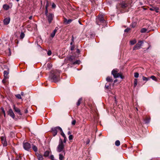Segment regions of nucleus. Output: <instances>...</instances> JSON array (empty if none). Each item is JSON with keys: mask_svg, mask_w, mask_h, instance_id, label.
<instances>
[{"mask_svg": "<svg viewBox=\"0 0 160 160\" xmlns=\"http://www.w3.org/2000/svg\"><path fill=\"white\" fill-rule=\"evenodd\" d=\"M49 78L52 82H57L59 80L58 73L56 71H52Z\"/></svg>", "mask_w": 160, "mask_h": 160, "instance_id": "1", "label": "nucleus"}, {"mask_svg": "<svg viewBox=\"0 0 160 160\" xmlns=\"http://www.w3.org/2000/svg\"><path fill=\"white\" fill-rule=\"evenodd\" d=\"M66 141H60L58 145L57 150L58 152H64V148L66 143Z\"/></svg>", "mask_w": 160, "mask_h": 160, "instance_id": "2", "label": "nucleus"}, {"mask_svg": "<svg viewBox=\"0 0 160 160\" xmlns=\"http://www.w3.org/2000/svg\"><path fill=\"white\" fill-rule=\"evenodd\" d=\"M96 22L98 25L102 24L104 25L106 23V21L104 19L103 15H99L96 19Z\"/></svg>", "mask_w": 160, "mask_h": 160, "instance_id": "3", "label": "nucleus"}, {"mask_svg": "<svg viewBox=\"0 0 160 160\" xmlns=\"http://www.w3.org/2000/svg\"><path fill=\"white\" fill-rule=\"evenodd\" d=\"M61 128L59 126L52 128L51 129L50 132L54 137L57 134L58 131H60Z\"/></svg>", "mask_w": 160, "mask_h": 160, "instance_id": "4", "label": "nucleus"}, {"mask_svg": "<svg viewBox=\"0 0 160 160\" xmlns=\"http://www.w3.org/2000/svg\"><path fill=\"white\" fill-rule=\"evenodd\" d=\"M118 72V71L116 69H114L112 71V74L113 75L114 78H116L120 77L121 78H122V76Z\"/></svg>", "mask_w": 160, "mask_h": 160, "instance_id": "5", "label": "nucleus"}, {"mask_svg": "<svg viewBox=\"0 0 160 160\" xmlns=\"http://www.w3.org/2000/svg\"><path fill=\"white\" fill-rule=\"evenodd\" d=\"M23 146L24 149L28 151H29L31 148L30 144L27 142H24L23 143Z\"/></svg>", "mask_w": 160, "mask_h": 160, "instance_id": "6", "label": "nucleus"}, {"mask_svg": "<svg viewBox=\"0 0 160 160\" xmlns=\"http://www.w3.org/2000/svg\"><path fill=\"white\" fill-rule=\"evenodd\" d=\"M143 42L142 41H139L133 47V50L139 49L141 48L142 44H143Z\"/></svg>", "mask_w": 160, "mask_h": 160, "instance_id": "7", "label": "nucleus"}, {"mask_svg": "<svg viewBox=\"0 0 160 160\" xmlns=\"http://www.w3.org/2000/svg\"><path fill=\"white\" fill-rule=\"evenodd\" d=\"M54 17L53 14L50 13L46 16V18L48 20L49 23H50L53 19Z\"/></svg>", "mask_w": 160, "mask_h": 160, "instance_id": "8", "label": "nucleus"}, {"mask_svg": "<svg viewBox=\"0 0 160 160\" xmlns=\"http://www.w3.org/2000/svg\"><path fill=\"white\" fill-rule=\"evenodd\" d=\"M10 18L9 17L6 18L3 20V23L5 25H7L10 22Z\"/></svg>", "mask_w": 160, "mask_h": 160, "instance_id": "9", "label": "nucleus"}, {"mask_svg": "<svg viewBox=\"0 0 160 160\" xmlns=\"http://www.w3.org/2000/svg\"><path fill=\"white\" fill-rule=\"evenodd\" d=\"M8 114L13 118H15V114L11 109H10L8 111Z\"/></svg>", "mask_w": 160, "mask_h": 160, "instance_id": "10", "label": "nucleus"}, {"mask_svg": "<svg viewBox=\"0 0 160 160\" xmlns=\"http://www.w3.org/2000/svg\"><path fill=\"white\" fill-rule=\"evenodd\" d=\"M13 109H14V110L16 112H17L18 113V114H19V115H22V113L21 112V111L20 110V109L19 108H17L15 106V105H13Z\"/></svg>", "mask_w": 160, "mask_h": 160, "instance_id": "11", "label": "nucleus"}, {"mask_svg": "<svg viewBox=\"0 0 160 160\" xmlns=\"http://www.w3.org/2000/svg\"><path fill=\"white\" fill-rule=\"evenodd\" d=\"M122 8H124L128 6V4L125 2H122L119 5Z\"/></svg>", "mask_w": 160, "mask_h": 160, "instance_id": "12", "label": "nucleus"}, {"mask_svg": "<svg viewBox=\"0 0 160 160\" xmlns=\"http://www.w3.org/2000/svg\"><path fill=\"white\" fill-rule=\"evenodd\" d=\"M72 21V19L67 20L66 18H65L64 19V23L66 24H68L70 23Z\"/></svg>", "mask_w": 160, "mask_h": 160, "instance_id": "13", "label": "nucleus"}, {"mask_svg": "<svg viewBox=\"0 0 160 160\" xmlns=\"http://www.w3.org/2000/svg\"><path fill=\"white\" fill-rule=\"evenodd\" d=\"M60 135L64 138V140H66L67 139V137L63 132L62 129V128H61L60 130Z\"/></svg>", "mask_w": 160, "mask_h": 160, "instance_id": "14", "label": "nucleus"}, {"mask_svg": "<svg viewBox=\"0 0 160 160\" xmlns=\"http://www.w3.org/2000/svg\"><path fill=\"white\" fill-rule=\"evenodd\" d=\"M149 9L152 11H155L157 12H159V8L157 7H153L151 8H150Z\"/></svg>", "mask_w": 160, "mask_h": 160, "instance_id": "15", "label": "nucleus"}, {"mask_svg": "<svg viewBox=\"0 0 160 160\" xmlns=\"http://www.w3.org/2000/svg\"><path fill=\"white\" fill-rule=\"evenodd\" d=\"M36 155L38 160H43V158L42 155L38 153H36Z\"/></svg>", "mask_w": 160, "mask_h": 160, "instance_id": "16", "label": "nucleus"}, {"mask_svg": "<svg viewBox=\"0 0 160 160\" xmlns=\"http://www.w3.org/2000/svg\"><path fill=\"white\" fill-rule=\"evenodd\" d=\"M3 8L5 10H8L9 8V6L7 4H4L3 6Z\"/></svg>", "mask_w": 160, "mask_h": 160, "instance_id": "17", "label": "nucleus"}, {"mask_svg": "<svg viewBox=\"0 0 160 160\" xmlns=\"http://www.w3.org/2000/svg\"><path fill=\"white\" fill-rule=\"evenodd\" d=\"M32 148L33 150L35 152L38 151V148L37 147L33 144L32 145Z\"/></svg>", "mask_w": 160, "mask_h": 160, "instance_id": "18", "label": "nucleus"}, {"mask_svg": "<svg viewBox=\"0 0 160 160\" xmlns=\"http://www.w3.org/2000/svg\"><path fill=\"white\" fill-rule=\"evenodd\" d=\"M3 73L4 78L6 77L7 78H8V75L9 73L8 72L6 71H4Z\"/></svg>", "mask_w": 160, "mask_h": 160, "instance_id": "19", "label": "nucleus"}, {"mask_svg": "<svg viewBox=\"0 0 160 160\" xmlns=\"http://www.w3.org/2000/svg\"><path fill=\"white\" fill-rule=\"evenodd\" d=\"M106 81L108 82H111L112 81V79L111 77L108 76L106 78Z\"/></svg>", "mask_w": 160, "mask_h": 160, "instance_id": "20", "label": "nucleus"}, {"mask_svg": "<svg viewBox=\"0 0 160 160\" xmlns=\"http://www.w3.org/2000/svg\"><path fill=\"white\" fill-rule=\"evenodd\" d=\"M150 121V118L147 117L144 119V122L145 123H148Z\"/></svg>", "mask_w": 160, "mask_h": 160, "instance_id": "21", "label": "nucleus"}, {"mask_svg": "<svg viewBox=\"0 0 160 160\" xmlns=\"http://www.w3.org/2000/svg\"><path fill=\"white\" fill-rule=\"evenodd\" d=\"M2 143L4 146H6L8 145L7 141H1Z\"/></svg>", "mask_w": 160, "mask_h": 160, "instance_id": "22", "label": "nucleus"}, {"mask_svg": "<svg viewBox=\"0 0 160 160\" xmlns=\"http://www.w3.org/2000/svg\"><path fill=\"white\" fill-rule=\"evenodd\" d=\"M50 153V152L49 151H47L45 152L44 156L46 157H48L49 156Z\"/></svg>", "mask_w": 160, "mask_h": 160, "instance_id": "23", "label": "nucleus"}, {"mask_svg": "<svg viewBox=\"0 0 160 160\" xmlns=\"http://www.w3.org/2000/svg\"><path fill=\"white\" fill-rule=\"evenodd\" d=\"M138 84V80L137 79H135L134 82V87H135Z\"/></svg>", "mask_w": 160, "mask_h": 160, "instance_id": "24", "label": "nucleus"}, {"mask_svg": "<svg viewBox=\"0 0 160 160\" xmlns=\"http://www.w3.org/2000/svg\"><path fill=\"white\" fill-rule=\"evenodd\" d=\"M149 78H147L144 76L142 77V80L143 81H147L149 80Z\"/></svg>", "mask_w": 160, "mask_h": 160, "instance_id": "25", "label": "nucleus"}, {"mask_svg": "<svg viewBox=\"0 0 160 160\" xmlns=\"http://www.w3.org/2000/svg\"><path fill=\"white\" fill-rule=\"evenodd\" d=\"M136 42V41L135 40H133L130 41L131 44L133 45L135 44Z\"/></svg>", "mask_w": 160, "mask_h": 160, "instance_id": "26", "label": "nucleus"}, {"mask_svg": "<svg viewBox=\"0 0 160 160\" xmlns=\"http://www.w3.org/2000/svg\"><path fill=\"white\" fill-rule=\"evenodd\" d=\"M82 98H80L79 99L78 102L77 103V106H78L80 105V104L81 103V101H82Z\"/></svg>", "mask_w": 160, "mask_h": 160, "instance_id": "27", "label": "nucleus"}, {"mask_svg": "<svg viewBox=\"0 0 160 160\" xmlns=\"http://www.w3.org/2000/svg\"><path fill=\"white\" fill-rule=\"evenodd\" d=\"M147 30L146 28H143L141 29L140 31L142 33H144L146 32Z\"/></svg>", "mask_w": 160, "mask_h": 160, "instance_id": "28", "label": "nucleus"}, {"mask_svg": "<svg viewBox=\"0 0 160 160\" xmlns=\"http://www.w3.org/2000/svg\"><path fill=\"white\" fill-rule=\"evenodd\" d=\"M63 158H64V157H63V155L61 153L59 154V159L60 160H62Z\"/></svg>", "mask_w": 160, "mask_h": 160, "instance_id": "29", "label": "nucleus"}, {"mask_svg": "<svg viewBox=\"0 0 160 160\" xmlns=\"http://www.w3.org/2000/svg\"><path fill=\"white\" fill-rule=\"evenodd\" d=\"M52 66V64L50 63H48L47 64V67L49 69H50Z\"/></svg>", "mask_w": 160, "mask_h": 160, "instance_id": "30", "label": "nucleus"}, {"mask_svg": "<svg viewBox=\"0 0 160 160\" xmlns=\"http://www.w3.org/2000/svg\"><path fill=\"white\" fill-rule=\"evenodd\" d=\"M25 36V34L23 32H22L20 35V38L21 39L23 38Z\"/></svg>", "mask_w": 160, "mask_h": 160, "instance_id": "31", "label": "nucleus"}, {"mask_svg": "<svg viewBox=\"0 0 160 160\" xmlns=\"http://www.w3.org/2000/svg\"><path fill=\"white\" fill-rule=\"evenodd\" d=\"M149 78H152L153 80H154L155 81H157V79L156 77L155 76H152Z\"/></svg>", "mask_w": 160, "mask_h": 160, "instance_id": "32", "label": "nucleus"}, {"mask_svg": "<svg viewBox=\"0 0 160 160\" xmlns=\"http://www.w3.org/2000/svg\"><path fill=\"white\" fill-rule=\"evenodd\" d=\"M68 60L70 62H72L73 60V58L72 56L68 57L67 58Z\"/></svg>", "mask_w": 160, "mask_h": 160, "instance_id": "33", "label": "nucleus"}, {"mask_svg": "<svg viewBox=\"0 0 160 160\" xmlns=\"http://www.w3.org/2000/svg\"><path fill=\"white\" fill-rule=\"evenodd\" d=\"M115 145L117 146H119L120 145V142L119 141H116L115 142Z\"/></svg>", "mask_w": 160, "mask_h": 160, "instance_id": "34", "label": "nucleus"}, {"mask_svg": "<svg viewBox=\"0 0 160 160\" xmlns=\"http://www.w3.org/2000/svg\"><path fill=\"white\" fill-rule=\"evenodd\" d=\"M139 76V74L138 72H135L134 74V77L136 78H138Z\"/></svg>", "mask_w": 160, "mask_h": 160, "instance_id": "35", "label": "nucleus"}, {"mask_svg": "<svg viewBox=\"0 0 160 160\" xmlns=\"http://www.w3.org/2000/svg\"><path fill=\"white\" fill-rule=\"evenodd\" d=\"M16 96L17 98L19 99H21L22 98L21 95L20 94H18L16 95Z\"/></svg>", "mask_w": 160, "mask_h": 160, "instance_id": "36", "label": "nucleus"}, {"mask_svg": "<svg viewBox=\"0 0 160 160\" xmlns=\"http://www.w3.org/2000/svg\"><path fill=\"white\" fill-rule=\"evenodd\" d=\"M73 136L72 135H70L69 136V140H72L73 139Z\"/></svg>", "mask_w": 160, "mask_h": 160, "instance_id": "37", "label": "nucleus"}, {"mask_svg": "<svg viewBox=\"0 0 160 160\" xmlns=\"http://www.w3.org/2000/svg\"><path fill=\"white\" fill-rule=\"evenodd\" d=\"M79 62H80L79 61L77 60V61H76L75 62H74L73 63V64H79Z\"/></svg>", "mask_w": 160, "mask_h": 160, "instance_id": "38", "label": "nucleus"}, {"mask_svg": "<svg viewBox=\"0 0 160 160\" xmlns=\"http://www.w3.org/2000/svg\"><path fill=\"white\" fill-rule=\"evenodd\" d=\"M55 33L54 32H52L51 34V36L52 37V38H53L54 37V36H55Z\"/></svg>", "mask_w": 160, "mask_h": 160, "instance_id": "39", "label": "nucleus"}, {"mask_svg": "<svg viewBox=\"0 0 160 160\" xmlns=\"http://www.w3.org/2000/svg\"><path fill=\"white\" fill-rule=\"evenodd\" d=\"M45 14L46 15V16L48 15V14H49L50 13H48V10L47 8H45Z\"/></svg>", "mask_w": 160, "mask_h": 160, "instance_id": "40", "label": "nucleus"}, {"mask_svg": "<svg viewBox=\"0 0 160 160\" xmlns=\"http://www.w3.org/2000/svg\"><path fill=\"white\" fill-rule=\"evenodd\" d=\"M7 79V78H6V77L4 78L2 80V81L3 83H5L6 82Z\"/></svg>", "mask_w": 160, "mask_h": 160, "instance_id": "41", "label": "nucleus"}, {"mask_svg": "<svg viewBox=\"0 0 160 160\" xmlns=\"http://www.w3.org/2000/svg\"><path fill=\"white\" fill-rule=\"evenodd\" d=\"M46 2H47V3H46V5L45 8H47L48 9V7L49 6V3H48V1H47Z\"/></svg>", "mask_w": 160, "mask_h": 160, "instance_id": "42", "label": "nucleus"}, {"mask_svg": "<svg viewBox=\"0 0 160 160\" xmlns=\"http://www.w3.org/2000/svg\"><path fill=\"white\" fill-rule=\"evenodd\" d=\"M1 109L2 110V112H3V113L4 114V116L5 117V116H6V114H5V111L4 110V109L2 108H1Z\"/></svg>", "mask_w": 160, "mask_h": 160, "instance_id": "43", "label": "nucleus"}, {"mask_svg": "<svg viewBox=\"0 0 160 160\" xmlns=\"http://www.w3.org/2000/svg\"><path fill=\"white\" fill-rule=\"evenodd\" d=\"M47 54L48 56H50L52 54V52L50 50H49L47 53Z\"/></svg>", "mask_w": 160, "mask_h": 160, "instance_id": "44", "label": "nucleus"}, {"mask_svg": "<svg viewBox=\"0 0 160 160\" xmlns=\"http://www.w3.org/2000/svg\"><path fill=\"white\" fill-rule=\"evenodd\" d=\"M76 120H73L72 121V125H74L75 123H76Z\"/></svg>", "mask_w": 160, "mask_h": 160, "instance_id": "45", "label": "nucleus"}, {"mask_svg": "<svg viewBox=\"0 0 160 160\" xmlns=\"http://www.w3.org/2000/svg\"><path fill=\"white\" fill-rule=\"evenodd\" d=\"M74 45H72L71 47V50L72 51L74 50Z\"/></svg>", "mask_w": 160, "mask_h": 160, "instance_id": "46", "label": "nucleus"}, {"mask_svg": "<svg viewBox=\"0 0 160 160\" xmlns=\"http://www.w3.org/2000/svg\"><path fill=\"white\" fill-rule=\"evenodd\" d=\"M130 30V29L129 28H127L125 30H124V32H128Z\"/></svg>", "mask_w": 160, "mask_h": 160, "instance_id": "47", "label": "nucleus"}, {"mask_svg": "<svg viewBox=\"0 0 160 160\" xmlns=\"http://www.w3.org/2000/svg\"><path fill=\"white\" fill-rule=\"evenodd\" d=\"M105 88L107 89H109L110 88L109 86L107 85L106 84L105 86Z\"/></svg>", "mask_w": 160, "mask_h": 160, "instance_id": "48", "label": "nucleus"}, {"mask_svg": "<svg viewBox=\"0 0 160 160\" xmlns=\"http://www.w3.org/2000/svg\"><path fill=\"white\" fill-rule=\"evenodd\" d=\"M56 7V5L54 3H53L52 4V8H55Z\"/></svg>", "mask_w": 160, "mask_h": 160, "instance_id": "49", "label": "nucleus"}, {"mask_svg": "<svg viewBox=\"0 0 160 160\" xmlns=\"http://www.w3.org/2000/svg\"><path fill=\"white\" fill-rule=\"evenodd\" d=\"M90 141H86V142H85L86 143V145L88 144L89 143Z\"/></svg>", "mask_w": 160, "mask_h": 160, "instance_id": "50", "label": "nucleus"}, {"mask_svg": "<svg viewBox=\"0 0 160 160\" xmlns=\"http://www.w3.org/2000/svg\"><path fill=\"white\" fill-rule=\"evenodd\" d=\"M50 158L52 159L53 160L54 157L53 155H51Z\"/></svg>", "mask_w": 160, "mask_h": 160, "instance_id": "51", "label": "nucleus"}, {"mask_svg": "<svg viewBox=\"0 0 160 160\" xmlns=\"http://www.w3.org/2000/svg\"><path fill=\"white\" fill-rule=\"evenodd\" d=\"M28 111L27 109H26L25 110V113H28Z\"/></svg>", "mask_w": 160, "mask_h": 160, "instance_id": "52", "label": "nucleus"}, {"mask_svg": "<svg viewBox=\"0 0 160 160\" xmlns=\"http://www.w3.org/2000/svg\"><path fill=\"white\" fill-rule=\"evenodd\" d=\"M71 133V132L70 131H68V135H70V134Z\"/></svg>", "mask_w": 160, "mask_h": 160, "instance_id": "53", "label": "nucleus"}, {"mask_svg": "<svg viewBox=\"0 0 160 160\" xmlns=\"http://www.w3.org/2000/svg\"><path fill=\"white\" fill-rule=\"evenodd\" d=\"M72 42L74 41V37L73 36H72Z\"/></svg>", "mask_w": 160, "mask_h": 160, "instance_id": "54", "label": "nucleus"}, {"mask_svg": "<svg viewBox=\"0 0 160 160\" xmlns=\"http://www.w3.org/2000/svg\"><path fill=\"white\" fill-rule=\"evenodd\" d=\"M24 92H22L21 93V95L22 96H23L24 95Z\"/></svg>", "mask_w": 160, "mask_h": 160, "instance_id": "55", "label": "nucleus"}, {"mask_svg": "<svg viewBox=\"0 0 160 160\" xmlns=\"http://www.w3.org/2000/svg\"><path fill=\"white\" fill-rule=\"evenodd\" d=\"M57 31V30L56 29H55L53 31V32L56 33V32Z\"/></svg>", "mask_w": 160, "mask_h": 160, "instance_id": "56", "label": "nucleus"}, {"mask_svg": "<svg viewBox=\"0 0 160 160\" xmlns=\"http://www.w3.org/2000/svg\"><path fill=\"white\" fill-rule=\"evenodd\" d=\"M32 16H30L29 18V19H30V20L32 19Z\"/></svg>", "mask_w": 160, "mask_h": 160, "instance_id": "57", "label": "nucleus"}, {"mask_svg": "<svg viewBox=\"0 0 160 160\" xmlns=\"http://www.w3.org/2000/svg\"><path fill=\"white\" fill-rule=\"evenodd\" d=\"M117 81V79H115V80L114 81V83H115V82H116Z\"/></svg>", "mask_w": 160, "mask_h": 160, "instance_id": "58", "label": "nucleus"}, {"mask_svg": "<svg viewBox=\"0 0 160 160\" xmlns=\"http://www.w3.org/2000/svg\"><path fill=\"white\" fill-rule=\"evenodd\" d=\"M77 52H80L79 50V49H77Z\"/></svg>", "mask_w": 160, "mask_h": 160, "instance_id": "59", "label": "nucleus"}, {"mask_svg": "<svg viewBox=\"0 0 160 160\" xmlns=\"http://www.w3.org/2000/svg\"><path fill=\"white\" fill-rule=\"evenodd\" d=\"M72 42H71L70 43V45H72Z\"/></svg>", "mask_w": 160, "mask_h": 160, "instance_id": "60", "label": "nucleus"}, {"mask_svg": "<svg viewBox=\"0 0 160 160\" xmlns=\"http://www.w3.org/2000/svg\"><path fill=\"white\" fill-rule=\"evenodd\" d=\"M1 140H3V139L2 138H2H1Z\"/></svg>", "mask_w": 160, "mask_h": 160, "instance_id": "61", "label": "nucleus"}, {"mask_svg": "<svg viewBox=\"0 0 160 160\" xmlns=\"http://www.w3.org/2000/svg\"><path fill=\"white\" fill-rule=\"evenodd\" d=\"M15 160H19L18 158H16Z\"/></svg>", "mask_w": 160, "mask_h": 160, "instance_id": "62", "label": "nucleus"}, {"mask_svg": "<svg viewBox=\"0 0 160 160\" xmlns=\"http://www.w3.org/2000/svg\"><path fill=\"white\" fill-rule=\"evenodd\" d=\"M17 2H18L19 0H16Z\"/></svg>", "mask_w": 160, "mask_h": 160, "instance_id": "63", "label": "nucleus"}, {"mask_svg": "<svg viewBox=\"0 0 160 160\" xmlns=\"http://www.w3.org/2000/svg\"><path fill=\"white\" fill-rule=\"evenodd\" d=\"M101 135V134H99V136H100Z\"/></svg>", "mask_w": 160, "mask_h": 160, "instance_id": "64", "label": "nucleus"}]
</instances>
